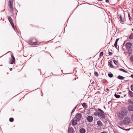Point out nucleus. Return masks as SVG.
<instances>
[{"label": "nucleus", "instance_id": "obj_31", "mask_svg": "<svg viewBox=\"0 0 133 133\" xmlns=\"http://www.w3.org/2000/svg\"><path fill=\"white\" fill-rule=\"evenodd\" d=\"M90 83H91V84H93L94 83V81H92V80H91L90 82Z\"/></svg>", "mask_w": 133, "mask_h": 133}, {"label": "nucleus", "instance_id": "obj_24", "mask_svg": "<svg viewBox=\"0 0 133 133\" xmlns=\"http://www.w3.org/2000/svg\"><path fill=\"white\" fill-rule=\"evenodd\" d=\"M108 76L110 78H111L113 77V75L112 74H109Z\"/></svg>", "mask_w": 133, "mask_h": 133}, {"label": "nucleus", "instance_id": "obj_50", "mask_svg": "<svg viewBox=\"0 0 133 133\" xmlns=\"http://www.w3.org/2000/svg\"><path fill=\"white\" fill-rule=\"evenodd\" d=\"M126 130L127 131V130H127V129H126V130Z\"/></svg>", "mask_w": 133, "mask_h": 133}, {"label": "nucleus", "instance_id": "obj_16", "mask_svg": "<svg viewBox=\"0 0 133 133\" xmlns=\"http://www.w3.org/2000/svg\"><path fill=\"white\" fill-rule=\"evenodd\" d=\"M82 106L84 108H87L88 106L86 105V104L85 103H83L82 104Z\"/></svg>", "mask_w": 133, "mask_h": 133}, {"label": "nucleus", "instance_id": "obj_35", "mask_svg": "<svg viewBox=\"0 0 133 133\" xmlns=\"http://www.w3.org/2000/svg\"><path fill=\"white\" fill-rule=\"evenodd\" d=\"M122 16H120V20L122 22H123V20L122 19Z\"/></svg>", "mask_w": 133, "mask_h": 133}, {"label": "nucleus", "instance_id": "obj_27", "mask_svg": "<svg viewBox=\"0 0 133 133\" xmlns=\"http://www.w3.org/2000/svg\"><path fill=\"white\" fill-rule=\"evenodd\" d=\"M14 118H11L9 119V121L11 122H12L14 121Z\"/></svg>", "mask_w": 133, "mask_h": 133}, {"label": "nucleus", "instance_id": "obj_4", "mask_svg": "<svg viewBox=\"0 0 133 133\" xmlns=\"http://www.w3.org/2000/svg\"><path fill=\"white\" fill-rule=\"evenodd\" d=\"M130 121V118L128 117H126L124 119L123 123L125 125H128Z\"/></svg>", "mask_w": 133, "mask_h": 133}, {"label": "nucleus", "instance_id": "obj_45", "mask_svg": "<svg viewBox=\"0 0 133 133\" xmlns=\"http://www.w3.org/2000/svg\"><path fill=\"white\" fill-rule=\"evenodd\" d=\"M105 2H109V0H106Z\"/></svg>", "mask_w": 133, "mask_h": 133}, {"label": "nucleus", "instance_id": "obj_32", "mask_svg": "<svg viewBox=\"0 0 133 133\" xmlns=\"http://www.w3.org/2000/svg\"><path fill=\"white\" fill-rule=\"evenodd\" d=\"M131 90L133 91V84H132L131 85Z\"/></svg>", "mask_w": 133, "mask_h": 133}, {"label": "nucleus", "instance_id": "obj_46", "mask_svg": "<svg viewBox=\"0 0 133 133\" xmlns=\"http://www.w3.org/2000/svg\"><path fill=\"white\" fill-rule=\"evenodd\" d=\"M131 77L133 78V74L131 75Z\"/></svg>", "mask_w": 133, "mask_h": 133}, {"label": "nucleus", "instance_id": "obj_22", "mask_svg": "<svg viewBox=\"0 0 133 133\" xmlns=\"http://www.w3.org/2000/svg\"><path fill=\"white\" fill-rule=\"evenodd\" d=\"M115 96L117 98H119L120 97V95H117L116 94H115Z\"/></svg>", "mask_w": 133, "mask_h": 133}, {"label": "nucleus", "instance_id": "obj_41", "mask_svg": "<svg viewBox=\"0 0 133 133\" xmlns=\"http://www.w3.org/2000/svg\"><path fill=\"white\" fill-rule=\"evenodd\" d=\"M132 120L133 121V114L131 116Z\"/></svg>", "mask_w": 133, "mask_h": 133}, {"label": "nucleus", "instance_id": "obj_9", "mask_svg": "<svg viewBox=\"0 0 133 133\" xmlns=\"http://www.w3.org/2000/svg\"><path fill=\"white\" fill-rule=\"evenodd\" d=\"M68 132L69 133H74V131L73 128L72 127L69 128L68 129Z\"/></svg>", "mask_w": 133, "mask_h": 133}, {"label": "nucleus", "instance_id": "obj_39", "mask_svg": "<svg viewBox=\"0 0 133 133\" xmlns=\"http://www.w3.org/2000/svg\"><path fill=\"white\" fill-rule=\"evenodd\" d=\"M128 16L129 17V19L130 20V19H131V17H130V15L129 14H128Z\"/></svg>", "mask_w": 133, "mask_h": 133}, {"label": "nucleus", "instance_id": "obj_34", "mask_svg": "<svg viewBox=\"0 0 133 133\" xmlns=\"http://www.w3.org/2000/svg\"><path fill=\"white\" fill-rule=\"evenodd\" d=\"M103 52H101L100 53V56H103Z\"/></svg>", "mask_w": 133, "mask_h": 133}, {"label": "nucleus", "instance_id": "obj_47", "mask_svg": "<svg viewBox=\"0 0 133 133\" xmlns=\"http://www.w3.org/2000/svg\"><path fill=\"white\" fill-rule=\"evenodd\" d=\"M12 68H10V71H11L12 70Z\"/></svg>", "mask_w": 133, "mask_h": 133}, {"label": "nucleus", "instance_id": "obj_38", "mask_svg": "<svg viewBox=\"0 0 133 133\" xmlns=\"http://www.w3.org/2000/svg\"><path fill=\"white\" fill-rule=\"evenodd\" d=\"M112 54V52H108V54L109 55H111Z\"/></svg>", "mask_w": 133, "mask_h": 133}, {"label": "nucleus", "instance_id": "obj_26", "mask_svg": "<svg viewBox=\"0 0 133 133\" xmlns=\"http://www.w3.org/2000/svg\"><path fill=\"white\" fill-rule=\"evenodd\" d=\"M129 38L130 39H133V33L130 36Z\"/></svg>", "mask_w": 133, "mask_h": 133}, {"label": "nucleus", "instance_id": "obj_28", "mask_svg": "<svg viewBox=\"0 0 133 133\" xmlns=\"http://www.w3.org/2000/svg\"><path fill=\"white\" fill-rule=\"evenodd\" d=\"M94 75L97 77L98 76V73L95 71L94 72Z\"/></svg>", "mask_w": 133, "mask_h": 133}, {"label": "nucleus", "instance_id": "obj_21", "mask_svg": "<svg viewBox=\"0 0 133 133\" xmlns=\"http://www.w3.org/2000/svg\"><path fill=\"white\" fill-rule=\"evenodd\" d=\"M128 101L131 104H133V102L130 99H128Z\"/></svg>", "mask_w": 133, "mask_h": 133}, {"label": "nucleus", "instance_id": "obj_37", "mask_svg": "<svg viewBox=\"0 0 133 133\" xmlns=\"http://www.w3.org/2000/svg\"><path fill=\"white\" fill-rule=\"evenodd\" d=\"M100 94V92L99 91H97L95 94Z\"/></svg>", "mask_w": 133, "mask_h": 133}, {"label": "nucleus", "instance_id": "obj_17", "mask_svg": "<svg viewBox=\"0 0 133 133\" xmlns=\"http://www.w3.org/2000/svg\"><path fill=\"white\" fill-rule=\"evenodd\" d=\"M112 61H110L109 62L108 65H109L111 67V68H112L113 67V65L112 64Z\"/></svg>", "mask_w": 133, "mask_h": 133}, {"label": "nucleus", "instance_id": "obj_13", "mask_svg": "<svg viewBox=\"0 0 133 133\" xmlns=\"http://www.w3.org/2000/svg\"><path fill=\"white\" fill-rule=\"evenodd\" d=\"M97 124L99 127H101L103 125L101 121L100 120H99L97 121Z\"/></svg>", "mask_w": 133, "mask_h": 133}, {"label": "nucleus", "instance_id": "obj_12", "mask_svg": "<svg viewBox=\"0 0 133 133\" xmlns=\"http://www.w3.org/2000/svg\"><path fill=\"white\" fill-rule=\"evenodd\" d=\"M11 64H12L15 62V57L12 55H11Z\"/></svg>", "mask_w": 133, "mask_h": 133}, {"label": "nucleus", "instance_id": "obj_48", "mask_svg": "<svg viewBox=\"0 0 133 133\" xmlns=\"http://www.w3.org/2000/svg\"><path fill=\"white\" fill-rule=\"evenodd\" d=\"M43 95V94H42V93L41 94V95Z\"/></svg>", "mask_w": 133, "mask_h": 133}, {"label": "nucleus", "instance_id": "obj_18", "mask_svg": "<svg viewBox=\"0 0 133 133\" xmlns=\"http://www.w3.org/2000/svg\"><path fill=\"white\" fill-rule=\"evenodd\" d=\"M118 78L119 79L122 80L124 79V77L122 76L119 75L118 76Z\"/></svg>", "mask_w": 133, "mask_h": 133}, {"label": "nucleus", "instance_id": "obj_29", "mask_svg": "<svg viewBox=\"0 0 133 133\" xmlns=\"http://www.w3.org/2000/svg\"><path fill=\"white\" fill-rule=\"evenodd\" d=\"M76 107H75L74 109H73V110H72V112H71V114H72L73 112L76 109Z\"/></svg>", "mask_w": 133, "mask_h": 133}, {"label": "nucleus", "instance_id": "obj_23", "mask_svg": "<svg viewBox=\"0 0 133 133\" xmlns=\"http://www.w3.org/2000/svg\"><path fill=\"white\" fill-rule=\"evenodd\" d=\"M119 70L121 71H123V72H125V73H127L128 72L127 71H126V70H125L123 69H119Z\"/></svg>", "mask_w": 133, "mask_h": 133}, {"label": "nucleus", "instance_id": "obj_10", "mask_svg": "<svg viewBox=\"0 0 133 133\" xmlns=\"http://www.w3.org/2000/svg\"><path fill=\"white\" fill-rule=\"evenodd\" d=\"M77 120L74 119L72 120V125L73 126L76 125L77 123Z\"/></svg>", "mask_w": 133, "mask_h": 133}, {"label": "nucleus", "instance_id": "obj_15", "mask_svg": "<svg viewBox=\"0 0 133 133\" xmlns=\"http://www.w3.org/2000/svg\"><path fill=\"white\" fill-rule=\"evenodd\" d=\"M8 19L9 21L10 22V24L13 23V21L10 17L9 16L8 17Z\"/></svg>", "mask_w": 133, "mask_h": 133}, {"label": "nucleus", "instance_id": "obj_6", "mask_svg": "<svg viewBox=\"0 0 133 133\" xmlns=\"http://www.w3.org/2000/svg\"><path fill=\"white\" fill-rule=\"evenodd\" d=\"M8 5L11 10L12 11L13 10V0H9Z\"/></svg>", "mask_w": 133, "mask_h": 133}, {"label": "nucleus", "instance_id": "obj_5", "mask_svg": "<svg viewBox=\"0 0 133 133\" xmlns=\"http://www.w3.org/2000/svg\"><path fill=\"white\" fill-rule=\"evenodd\" d=\"M82 117L81 114L80 113L77 114L75 117V118L76 119V120L79 121L81 119Z\"/></svg>", "mask_w": 133, "mask_h": 133}, {"label": "nucleus", "instance_id": "obj_33", "mask_svg": "<svg viewBox=\"0 0 133 133\" xmlns=\"http://www.w3.org/2000/svg\"><path fill=\"white\" fill-rule=\"evenodd\" d=\"M114 62L115 64H117V62L115 60H114Z\"/></svg>", "mask_w": 133, "mask_h": 133}, {"label": "nucleus", "instance_id": "obj_2", "mask_svg": "<svg viewBox=\"0 0 133 133\" xmlns=\"http://www.w3.org/2000/svg\"><path fill=\"white\" fill-rule=\"evenodd\" d=\"M97 110L100 111V112H98V117H100L101 119V118L104 119L105 117V116L104 115V111L99 108H98Z\"/></svg>", "mask_w": 133, "mask_h": 133}, {"label": "nucleus", "instance_id": "obj_7", "mask_svg": "<svg viewBox=\"0 0 133 133\" xmlns=\"http://www.w3.org/2000/svg\"><path fill=\"white\" fill-rule=\"evenodd\" d=\"M86 119L88 122H90L93 121V117L91 116H89L87 117Z\"/></svg>", "mask_w": 133, "mask_h": 133}, {"label": "nucleus", "instance_id": "obj_11", "mask_svg": "<svg viewBox=\"0 0 133 133\" xmlns=\"http://www.w3.org/2000/svg\"><path fill=\"white\" fill-rule=\"evenodd\" d=\"M126 45L127 48L128 49H130L132 45V43H127Z\"/></svg>", "mask_w": 133, "mask_h": 133}, {"label": "nucleus", "instance_id": "obj_43", "mask_svg": "<svg viewBox=\"0 0 133 133\" xmlns=\"http://www.w3.org/2000/svg\"><path fill=\"white\" fill-rule=\"evenodd\" d=\"M105 90L107 91H108L109 90V89H108V88H106L105 89Z\"/></svg>", "mask_w": 133, "mask_h": 133}, {"label": "nucleus", "instance_id": "obj_51", "mask_svg": "<svg viewBox=\"0 0 133 133\" xmlns=\"http://www.w3.org/2000/svg\"><path fill=\"white\" fill-rule=\"evenodd\" d=\"M132 30L133 31V28L132 29Z\"/></svg>", "mask_w": 133, "mask_h": 133}, {"label": "nucleus", "instance_id": "obj_19", "mask_svg": "<svg viewBox=\"0 0 133 133\" xmlns=\"http://www.w3.org/2000/svg\"><path fill=\"white\" fill-rule=\"evenodd\" d=\"M94 115L96 116H98V112L96 111L94 113Z\"/></svg>", "mask_w": 133, "mask_h": 133}, {"label": "nucleus", "instance_id": "obj_44", "mask_svg": "<svg viewBox=\"0 0 133 133\" xmlns=\"http://www.w3.org/2000/svg\"><path fill=\"white\" fill-rule=\"evenodd\" d=\"M101 133H107L106 132H104V131H103V132H102Z\"/></svg>", "mask_w": 133, "mask_h": 133}, {"label": "nucleus", "instance_id": "obj_36", "mask_svg": "<svg viewBox=\"0 0 133 133\" xmlns=\"http://www.w3.org/2000/svg\"><path fill=\"white\" fill-rule=\"evenodd\" d=\"M130 59L131 61H133V56L131 57Z\"/></svg>", "mask_w": 133, "mask_h": 133}, {"label": "nucleus", "instance_id": "obj_20", "mask_svg": "<svg viewBox=\"0 0 133 133\" xmlns=\"http://www.w3.org/2000/svg\"><path fill=\"white\" fill-rule=\"evenodd\" d=\"M129 94L132 97H133V93L131 91H129Z\"/></svg>", "mask_w": 133, "mask_h": 133}, {"label": "nucleus", "instance_id": "obj_30", "mask_svg": "<svg viewBox=\"0 0 133 133\" xmlns=\"http://www.w3.org/2000/svg\"><path fill=\"white\" fill-rule=\"evenodd\" d=\"M11 26H12V27L14 29H15V27L14 25V24L13 23H11Z\"/></svg>", "mask_w": 133, "mask_h": 133}, {"label": "nucleus", "instance_id": "obj_14", "mask_svg": "<svg viewBox=\"0 0 133 133\" xmlns=\"http://www.w3.org/2000/svg\"><path fill=\"white\" fill-rule=\"evenodd\" d=\"M80 133H85L86 131L85 130L84 128H81L79 130Z\"/></svg>", "mask_w": 133, "mask_h": 133}, {"label": "nucleus", "instance_id": "obj_3", "mask_svg": "<svg viewBox=\"0 0 133 133\" xmlns=\"http://www.w3.org/2000/svg\"><path fill=\"white\" fill-rule=\"evenodd\" d=\"M29 44L31 45H36L39 44L38 42L36 41L35 39H33L32 40H30L29 42Z\"/></svg>", "mask_w": 133, "mask_h": 133}, {"label": "nucleus", "instance_id": "obj_1", "mask_svg": "<svg viewBox=\"0 0 133 133\" xmlns=\"http://www.w3.org/2000/svg\"><path fill=\"white\" fill-rule=\"evenodd\" d=\"M128 111L127 109L124 107L122 108L121 111V112L118 114V117L121 119L126 116L127 114Z\"/></svg>", "mask_w": 133, "mask_h": 133}, {"label": "nucleus", "instance_id": "obj_40", "mask_svg": "<svg viewBox=\"0 0 133 133\" xmlns=\"http://www.w3.org/2000/svg\"><path fill=\"white\" fill-rule=\"evenodd\" d=\"M119 40V38H117V39H116V41L115 42H118V41Z\"/></svg>", "mask_w": 133, "mask_h": 133}, {"label": "nucleus", "instance_id": "obj_49", "mask_svg": "<svg viewBox=\"0 0 133 133\" xmlns=\"http://www.w3.org/2000/svg\"><path fill=\"white\" fill-rule=\"evenodd\" d=\"M98 0L99 1H102V0Z\"/></svg>", "mask_w": 133, "mask_h": 133}, {"label": "nucleus", "instance_id": "obj_8", "mask_svg": "<svg viewBox=\"0 0 133 133\" xmlns=\"http://www.w3.org/2000/svg\"><path fill=\"white\" fill-rule=\"evenodd\" d=\"M128 110L130 111H133V104H130L128 107Z\"/></svg>", "mask_w": 133, "mask_h": 133}, {"label": "nucleus", "instance_id": "obj_42", "mask_svg": "<svg viewBox=\"0 0 133 133\" xmlns=\"http://www.w3.org/2000/svg\"><path fill=\"white\" fill-rule=\"evenodd\" d=\"M119 127L121 129H123V130H125V129H123V128H122V127H119Z\"/></svg>", "mask_w": 133, "mask_h": 133}, {"label": "nucleus", "instance_id": "obj_25", "mask_svg": "<svg viewBox=\"0 0 133 133\" xmlns=\"http://www.w3.org/2000/svg\"><path fill=\"white\" fill-rule=\"evenodd\" d=\"M117 42H115V44H114V46L117 49H118V48H117Z\"/></svg>", "mask_w": 133, "mask_h": 133}]
</instances>
